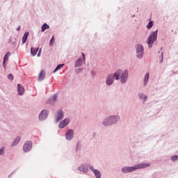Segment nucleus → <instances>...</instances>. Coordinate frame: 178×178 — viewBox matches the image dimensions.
Segmentation results:
<instances>
[{"mask_svg": "<svg viewBox=\"0 0 178 178\" xmlns=\"http://www.w3.org/2000/svg\"><path fill=\"white\" fill-rule=\"evenodd\" d=\"M17 30H20V28H17Z\"/></svg>", "mask_w": 178, "mask_h": 178, "instance_id": "obj_32", "label": "nucleus"}, {"mask_svg": "<svg viewBox=\"0 0 178 178\" xmlns=\"http://www.w3.org/2000/svg\"><path fill=\"white\" fill-rule=\"evenodd\" d=\"M70 122V120L67 118H65V120L61 121L59 124L60 129H64V127H66V126H67V124H69Z\"/></svg>", "mask_w": 178, "mask_h": 178, "instance_id": "obj_8", "label": "nucleus"}, {"mask_svg": "<svg viewBox=\"0 0 178 178\" xmlns=\"http://www.w3.org/2000/svg\"><path fill=\"white\" fill-rule=\"evenodd\" d=\"M8 80H10L11 81H13V74H8Z\"/></svg>", "mask_w": 178, "mask_h": 178, "instance_id": "obj_26", "label": "nucleus"}, {"mask_svg": "<svg viewBox=\"0 0 178 178\" xmlns=\"http://www.w3.org/2000/svg\"><path fill=\"white\" fill-rule=\"evenodd\" d=\"M152 26H154V22L152 21H150L147 25V29H152Z\"/></svg>", "mask_w": 178, "mask_h": 178, "instance_id": "obj_22", "label": "nucleus"}, {"mask_svg": "<svg viewBox=\"0 0 178 178\" xmlns=\"http://www.w3.org/2000/svg\"><path fill=\"white\" fill-rule=\"evenodd\" d=\"M65 137L67 140H72L73 138V130L68 129L66 131Z\"/></svg>", "mask_w": 178, "mask_h": 178, "instance_id": "obj_9", "label": "nucleus"}, {"mask_svg": "<svg viewBox=\"0 0 178 178\" xmlns=\"http://www.w3.org/2000/svg\"><path fill=\"white\" fill-rule=\"evenodd\" d=\"M161 59H162V60H163V56H162V58H161Z\"/></svg>", "mask_w": 178, "mask_h": 178, "instance_id": "obj_33", "label": "nucleus"}, {"mask_svg": "<svg viewBox=\"0 0 178 178\" xmlns=\"http://www.w3.org/2000/svg\"><path fill=\"white\" fill-rule=\"evenodd\" d=\"M10 56V52H7L3 57V66H5V63L8 60V58Z\"/></svg>", "mask_w": 178, "mask_h": 178, "instance_id": "obj_13", "label": "nucleus"}, {"mask_svg": "<svg viewBox=\"0 0 178 178\" xmlns=\"http://www.w3.org/2000/svg\"><path fill=\"white\" fill-rule=\"evenodd\" d=\"M79 169L80 172H83V173H87V172L88 171V170H87L86 168H84L83 165H81V167H79Z\"/></svg>", "mask_w": 178, "mask_h": 178, "instance_id": "obj_20", "label": "nucleus"}, {"mask_svg": "<svg viewBox=\"0 0 178 178\" xmlns=\"http://www.w3.org/2000/svg\"><path fill=\"white\" fill-rule=\"evenodd\" d=\"M148 79H149V74H146L145 76V84L148 81Z\"/></svg>", "mask_w": 178, "mask_h": 178, "instance_id": "obj_24", "label": "nucleus"}, {"mask_svg": "<svg viewBox=\"0 0 178 178\" xmlns=\"http://www.w3.org/2000/svg\"><path fill=\"white\" fill-rule=\"evenodd\" d=\"M45 79V72L44 70H42L38 76V81H41Z\"/></svg>", "mask_w": 178, "mask_h": 178, "instance_id": "obj_14", "label": "nucleus"}, {"mask_svg": "<svg viewBox=\"0 0 178 178\" xmlns=\"http://www.w3.org/2000/svg\"><path fill=\"white\" fill-rule=\"evenodd\" d=\"M82 56H83V59H86V56H84L83 53H82Z\"/></svg>", "mask_w": 178, "mask_h": 178, "instance_id": "obj_31", "label": "nucleus"}, {"mask_svg": "<svg viewBox=\"0 0 178 178\" xmlns=\"http://www.w3.org/2000/svg\"><path fill=\"white\" fill-rule=\"evenodd\" d=\"M19 142H20V137H17L12 144L13 147H15V145H17V144H19Z\"/></svg>", "mask_w": 178, "mask_h": 178, "instance_id": "obj_18", "label": "nucleus"}, {"mask_svg": "<svg viewBox=\"0 0 178 178\" xmlns=\"http://www.w3.org/2000/svg\"><path fill=\"white\" fill-rule=\"evenodd\" d=\"M47 29H49V26L47 24H44L42 26V33H44V31H45Z\"/></svg>", "mask_w": 178, "mask_h": 178, "instance_id": "obj_19", "label": "nucleus"}, {"mask_svg": "<svg viewBox=\"0 0 178 178\" xmlns=\"http://www.w3.org/2000/svg\"><path fill=\"white\" fill-rule=\"evenodd\" d=\"M156 37H158V30L153 32L152 35L149 36L148 40H147V44L149 46V48L152 47V44H154V42L156 41Z\"/></svg>", "mask_w": 178, "mask_h": 178, "instance_id": "obj_3", "label": "nucleus"}, {"mask_svg": "<svg viewBox=\"0 0 178 178\" xmlns=\"http://www.w3.org/2000/svg\"><path fill=\"white\" fill-rule=\"evenodd\" d=\"M149 166H151L150 163H143L134 165L133 167H124L122 169V173H130L131 172H134V170H137V169H144L145 168H149Z\"/></svg>", "mask_w": 178, "mask_h": 178, "instance_id": "obj_2", "label": "nucleus"}, {"mask_svg": "<svg viewBox=\"0 0 178 178\" xmlns=\"http://www.w3.org/2000/svg\"><path fill=\"white\" fill-rule=\"evenodd\" d=\"M136 56L138 58H143L144 54V47L141 44H137L136 46Z\"/></svg>", "mask_w": 178, "mask_h": 178, "instance_id": "obj_5", "label": "nucleus"}, {"mask_svg": "<svg viewBox=\"0 0 178 178\" xmlns=\"http://www.w3.org/2000/svg\"><path fill=\"white\" fill-rule=\"evenodd\" d=\"M119 76H121V83L124 84L127 81V77H129V71L125 70L123 72L122 70H118L113 75H108L106 80L107 86H112L113 84V78L115 80H119Z\"/></svg>", "mask_w": 178, "mask_h": 178, "instance_id": "obj_1", "label": "nucleus"}, {"mask_svg": "<svg viewBox=\"0 0 178 178\" xmlns=\"http://www.w3.org/2000/svg\"><path fill=\"white\" fill-rule=\"evenodd\" d=\"M63 119V111H59L56 117V122H60Z\"/></svg>", "mask_w": 178, "mask_h": 178, "instance_id": "obj_10", "label": "nucleus"}, {"mask_svg": "<svg viewBox=\"0 0 178 178\" xmlns=\"http://www.w3.org/2000/svg\"><path fill=\"white\" fill-rule=\"evenodd\" d=\"M120 118L119 116H111L109 118L105 119L104 121V126H109V124H113L116 123L118 120H120Z\"/></svg>", "mask_w": 178, "mask_h": 178, "instance_id": "obj_4", "label": "nucleus"}, {"mask_svg": "<svg viewBox=\"0 0 178 178\" xmlns=\"http://www.w3.org/2000/svg\"><path fill=\"white\" fill-rule=\"evenodd\" d=\"M90 169V170H92V172H93V173H95V177L101 178V172H99V170H94V168L92 166H91Z\"/></svg>", "mask_w": 178, "mask_h": 178, "instance_id": "obj_11", "label": "nucleus"}, {"mask_svg": "<svg viewBox=\"0 0 178 178\" xmlns=\"http://www.w3.org/2000/svg\"><path fill=\"white\" fill-rule=\"evenodd\" d=\"M28 37H29V32H26L22 38V44H26V41H27Z\"/></svg>", "mask_w": 178, "mask_h": 178, "instance_id": "obj_15", "label": "nucleus"}, {"mask_svg": "<svg viewBox=\"0 0 178 178\" xmlns=\"http://www.w3.org/2000/svg\"><path fill=\"white\" fill-rule=\"evenodd\" d=\"M172 161H177L178 156H174L171 157Z\"/></svg>", "mask_w": 178, "mask_h": 178, "instance_id": "obj_27", "label": "nucleus"}, {"mask_svg": "<svg viewBox=\"0 0 178 178\" xmlns=\"http://www.w3.org/2000/svg\"><path fill=\"white\" fill-rule=\"evenodd\" d=\"M58 98V96H56V95H55L54 97H53V101H56V99Z\"/></svg>", "mask_w": 178, "mask_h": 178, "instance_id": "obj_29", "label": "nucleus"}, {"mask_svg": "<svg viewBox=\"0 0 178 178\" xmlns=\"http://www.w3.org/2000/svg\"><path fill=\"white\" fill-rule=\"evenodd\" d=\"M48 117V111L47 110H42L39 115L40 120H45Z\"/></svg>", "mask_w": 178, "mask_h": 178, "instance_id": "obj_7", "label": "nucleus"}, {"mask_svg": "<svg viewBox=\"0 0 178 178\" xmlns=\"http://www.w3.org/2000/svg\"><path fill=\"white\" fill-rule=\"evenodd\" d=\"M37 52H38V48L33 49V47L31 49V54L32 56H35L37 55Z\"/></svg>", "mask_w": 178, "mask_h": 178, "instance_id": "obj_16", "label": "nucleus"}, {"mask_svg": "<svg viewBox=\"0 0 178 178\" xmlns=\"http://www.w3.org/2000/svg\"><path fill=\"white\" fill-rule=\"evenodd\" d=\"M33 147V143L31 141H26L23 147V151L24 152H29L31 149Z\"/></svg>", "mask_w": 178, "mask_h": 178, "instance_id": "obj_6", "label": "nucleus"}, {"mask_svg": "<svg viewBox=\"0 0 178 178\" xmlns=\"http://www.w3.org/2000/svg\"><path fill=\"white\" fill-rule=\"evenodd\" d=\"M63 66H65V64H60V65H57V67H56V69L54 70L53 73H56V72H58V70H60V69H62V67H63Z\"/></svg>", "mask_w": 178, "mask_h": 178, "instance_id": "obj_17", "label": "nucleus"}, {"mask_svg": "<svg viewBox=\"0 0 178 178\" xmlns=\"http://www.w3.org/2000/svg\"><path fill=\"white\" fill-rule=\"evenodd\" d=\"M54 41H55V38L54 36H52V38L49 42V45H54Z\"/></svg>", "mask_w": 178, "mask_h": 178, "instance_id": "obj_25", "label": "nucleus"}, {"mask_svg": "<svg viewBox=\"0 0 178 178\" xmlns=\"http://www.w3.org/2000/svg\"><path fill=\"white\" fill-rule=\"evenodd\" d=\"M40 54H41V49H40V51H39V52L38 54V56H40Z\"/></svg>", "mask_w": 178, "mask_h": 178, "instance_id": "obj_30", "label": "nucleus"}, {"mask_svg": "<svg viewBox=\"0 0 178 178\" xmlns=\"http://www.w3.org/2000/svg\"><path fill=\"white\" fill-rule=\"evenodd\" d=\"M81 65V59H78L75 63L76 67H79V66Z\"/></svg>", "mask_w": 178, "mask_h": 178, "instance_id": "obj_21", "label": "nucleus"}, {"mask_svg": "<svg viewBox=\"0 0 178 178\" xmlns=\"http://www.w3.org/2000/svg\"><path fill=\"white\" fill-rule=\"evenodd\" d=\"M17 87L19 95H23L24 92V88H23V86L20 85V83H18Z\"/></svg>", "mask_w": 178, "mask_h": 178, "instance_id": "obj_12", "label": "nucleus"}, {"mask_svg": "<svg viewBox=\"0 0 178 178\" xmlns=\"http://www.w3.org/2000/svg\"><path fill=\"white\" fill-rule=\"evenodd\" d=\"M0 155H3V148L0 149Z\"/></svg>", "mask_w": 178, "mask_h": 178, "instance_id": "obj_28", "label": "nucleus"}, {"mask_svg": "<svg viewBox=\"0 0 178 178\" xmlns=\"http://www.w3.org/2000/svg\"><path fill=\"white\" fill-rule=\"evenodd\" d=\"M139 97L140 98V99H144V101L147 99V96L144 95L143 94H139Z\"/></svg>", "mask_w": 178, "mask_h": 178, "instance_id": "obj_23", "label": "nucleus"}]
</instances>
